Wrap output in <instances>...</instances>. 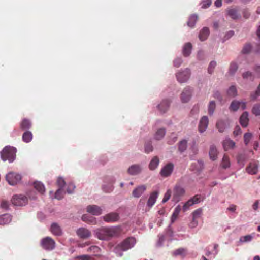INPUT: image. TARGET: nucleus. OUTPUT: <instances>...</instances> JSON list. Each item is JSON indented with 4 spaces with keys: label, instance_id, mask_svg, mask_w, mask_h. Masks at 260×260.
Listing matches in <instances>:
<instances>
[{
    "label": "nucleus",
    "instance_id": "1",
    "mask_svg": "<svg viewBox=\"0 0 260 260\" xmlns=\"http://www.w3.org/2000/svg\"><path fill=\"white\" fill-rule=\"evenodd\" d=\"M95 237L101 240H108L113 237L118 236L120 233L117 227H102L94 231Z\"/></svg>",
    "mask_w": 260,
    "mask_h": 260
},
{
    "label": "nucleus",
    "instance_id": "2",
    "mask_svg": "<svg viewBox=\"0 0 260 260\" xmlns=\"http://www.w3.org/2000/svg\"><path fill=\"white\" fill-rule=\"evenodd\" d=\"M16 149L12 146H6L1 152V158L4 160L13 162L15 158Z\"/></svg>",
    "mask_w": 260,
    "mask_h": 260
},
{
    "label": "nucleus",
    "instance_id": "3",
    "mask_svg": "<svg viewBox=\"0 0 260 260\" xmlns=\"http://www.w3.org/2000/svg\"><path fill=\"white\" fill-rule=\"evenodd\" d=\"M41 245L43 249L51 251L55 248V242L51 237H46L41 240Z\"/></svg>",
    "mask_w": 260,
    "mask_h": 260
},
{
    "label": "nucleus",
    "instance_id": "4",
    "mask_svg": "<svg viewBox=\"0 0 260 260\" xmlns=\"http://www.w3.org/2000/svg\"><path fill=\"white\" fill-rule=\"evenodd\" d=\"M135 243L136 241L134 238L128 237L118 244L117 247L123 251H126L132 248Z\"/></svg>",
    "mask_w": 260,
    "mask_h": 260
},
{
    "label": "nucleus",
    "instance_id": "5",
    "mask_svg": "<svg viewBox=\"0 0 260 260\" xmlns=\"http://www.w3.org/2000/svg\"><path fill=\"white\" fill-rule=\"evenodd\" d=\"M184 194V189L179 185H176L173 189L172 201L175 203L178 202Z\"/></svg>",
    "mask_w": 260,
    "mask_h": 260
},
{
    "label": "nucleus",
    "instance_id": "6",
    "mask_svg": "<svg viewBox=\"0 0 260 260\" xmlns=\"http://www.w3.org/2000/svg\"><path fill=\"white\" fill-rule=\"evenodd\" d=\"M6 178L9 184L11 185H16L21 179L20 174L14 172L8 173Z\"/></svg>",
    "mask_w": 260,
    "mask_h": 260
},
{
    "label": "nucleus",
    "instance_id": "7",
    "mask_svg": "<svg viewBox=\"0 0 260 260\" xmlns=\"http://www.w3.org/2000/svg\"><path fill=\"white\" fill-rule=\"evenodd\" d=\"M174 165L172 162L167 164L161 168L160 171V175L165 178L170 176L174 170Z\"/></svg>",
    "mask_w": 260,
    "mask_h": 260
},
{
    "label": "nucleus",
    "instance_id": "8",
    "mask_svg": "<svg viewBox=\"0 0 260 260\" xmlns=\"http://www.w3.org/2000/svg\"><path fill=\"white\" fill-rule=\"evenodd\" d=\"M190 75V71L188 69H186L182 72H179L176 75L177 79L180 83L186 82L189 78Z\"/></svg>",
    "mask_w": 260,
    "mask_h": 260
},
{
    "label": "nucleus",
    "instance_id": "9",
    "mask_svg": "<svg viewBox=\"0 0 260 260\" xmlns=\"http://www.w3.org/2000/svg\"><path fill=\"white\" fill-rule=\"evenodd\" d=\"M11 201L12 204L15 206H23L26 204L27 199L23 195H14Z\"/></svg>",
    "mask_w": 260,
    "mask_h": 260
},
{
    "label": "nucleus",
    "instance_id": "10",
    "mask_svg": "<svg viewBox=\"0 0 260 260\" xmlns=\"http://www.w3.org/2000/svg\"><path fill=\"white\" fill-rule=\"evenodd\" d=\"M77 235L81 239H87L91 237L92 234L90 230L85 228H80L76 230Z\"/></svg>",
    "mask_w": 260,
    "mask_h": 260
},
{
    "label": "nucleus",
    "instance_id": "11",
    "mask_svg": "<svg viewBox=\"0 0 260 260\" xmlns=\"http://www.w3.org/2000/svg\"><path fill=\"white\" fill-rule=\"evenodd\" d=\"M259 164L257 161L250 162L246 167V172L250 174H255L258 172Z\"/></svg>",
    "mask_w": 260,
    "mask_h": 260
},
{
    "label": "nucleus",
    "instance_id": "12",
    "mask_svg": "<svg viewBox=\"0 0 260 260\" xmlns=\"http://www.w3.org/2000/svg\"><path fill=\"white\" fill-rule=\"evenodd\" d=\"M240 107H241L242 110L245 109L246 108V103L245 102L234 100L231 103L229 109L231 111H236Z\"/></svg>",
    "mask_w": 260,
    "mask_h": 260
},
{
    "label": "nucleus",
    "instance_id": "13",
    "mask_svg": "<svg viewBox=\"0 0 260 260\" xmlns=\"http://www.w3.org/2000/svg\"><path fill=\"white\" fill-rule=\"evenodd\" d=\"M103 218L104 220L107 222H113L118 221L119 219V216L118 214L112 212L106 214Z\"/></svg>",
    "mask_w": 260,
    "mask_h": 260
},
{
    "label": "nucleus",
    "instance_id": "14",
    "mask_svg": "<svg viewBox=\"0 0 260 260\" xmlns=\"http://www.w3.org/2000/svg\"><path fill=\"white\" fill-rule=\"evenodd\" d=\"M191 89L187 87L184 88L181 94V100L183 103H187L191 98Z\"/></svg>",
    "mask_w": 260,
    "mask_h": 260
},
{
    "label": "nucleus",
    "instance_id": "15",
    "mask_svg": "<svg viewBox=\"0 0 260 260\" xmlns=\"http://www.w3.org/2000/svg\"><path fill=\"white\" fill-rule=\"evenodd\" d=\"M86 209L88 213L93 215H99L101 214L102 212V209L100 207L95 205L88 206Z\"/></svg>",
    "mask_w": 260,
    "mask_h": 260
},
{
    "label": "nucleus",
    "instance_id": "16",
    "mask_svg": "<svg viewBox=\"0 0 260 260\" xmlns=\"http://www.w3.org/2000/svg\"><path fill=\"white\" fill-rule=\"evenodd\" d=\"M208 118L207 116H203L200 120L199 125V131L203 133L206 131L208 125Z\"/></svg>",
    "mask_w": 260,
    "mask_h": 260
},
{
    "label": "nucleus",
    "instance_id": "17",
    "mask_svg": "<svg viewBox=\"0 0 260 260\" xmlns=\"http://www.w3.org/2000/svg\"><path fill=\"white\" fill-rule=\"evenodd\" d=\"M202 214V209L201 208L196 210L192 213V221L190 223V226L195 227L198 224V222L196 220L198 218L201 217Z\"/></svg>",
    "mask_w": 260,
    "mask_h": 260
},
{
    "label": "nucleus",
    "instance_id": "18",
    "mask_svg": "<svg viewBox=\"0 0 260 260\" xmlns=\"http://www.w3.org/2000/svg\"><path fill=\"white\" fill-rule=\"evenodd\" d=\"M146 189V186L145 185L139 186L133 191L132 195L134 197L138 198L144 193Z\"/></svg>",
    "mask_w": 260,
    "mask_h": 260
},
{
    "label": "nucleus",
    "instance_id": "19",
    "mask_svg": "<svg viewBox=\"0 0 260 260\" xmlns=\"http://www.w3.org/2000/svg\"><path fill=\"white\" fill-rule=\"evenodd\" d=\"M222 145L225 151L233 149L235 146V142L229 138L225 139L222 142Z\"/></svg>",
    "mask_w": 260,
    "mask_h": 260
},
{
    "label": "nucleus",
    "instance_id": "20",
    "mask_svg": "<svg viewBox=\"0 0 260 260\" xmlns=\"http://www.w3.org/2000/svg\"><path fill=\"white\" fill-rule=\"evenodd\" d=\"M240 123L242 127H246L249 122L248 113L247 112H244L240 117Z\"/></svg>",
    "mask_w": 260,
    "mask_h": 260
},
{
    "label": "nucleus",
    "instance_id": "21",
    "mask_svg": "<svg viewBox=\"0 0 260 260\" xmlns=\"http://www.w3.org/2000/svg\"><path fill=\"white\" fill-rule=\"evenodd\" d=\"M50 231L53 235L56 236H60L62 234L61 228L56 223H53L51 224Z\"/></svg>",
    "mask_w": 260,
    "mask_h": 260
},
{
    "label": "nucleus",
    "instance_id": "22",
    "mask_svg": "<svg viewBox=\"0 0 260 260\" xmlns=\"http://www.w3.org/2000/svg\"><path fill=\"white\" fill-rule=\"evenodd\" d=\"M158 192L156 191L152 192L148 199L147 205L149 207H151L155 203L157 198Z\"/></svg>",
    "mask_w": 260,
    "mask_h": 260
},
{
    "label": "nucleus",
    "instance_id": "23",
    "mask_svg": "<svg viewBox=\"0 0 260 260\" xmlns=\"http://www.w3.org/2000/svg\"><path fill=\"white\" fill-rule=\"evenodd\" d=\"M141 171V167L138 165H133L128 169V173L131 175H136Z\"/></svg>",
    "mask_w": 260,
    "mask_h": 260
},
{
    "label": "nucleus",
    "instance_id": "24",
    "mask_svg": "<svg viewBox=\"0 0 260 260\" xmlns=\"http://www.w3.org/2000/svg\"><path fill=\"white\" fill-rule=\"evenodd\" d=\"M209 153L211 159L212 160H215L217 159L218 152L216 147L214 145L210 146Z\"/></svg>",
    "mask_w": 260,
    "mask_h": 260
},
{
    "label": "nucleus",
    "instance_id": "25",
    "mask_svg": "<svg viewBox=\"0 0 260 260\" xmlns=\"http://www.w3.org/2000/svg\"><path fill=\"white\" fill-rule=\"evenodd\" d=\"M228 124H229L228 121L219 120L217 122L216 126L219 132L222 133L226 128Z\"/></svg>",
    "mask_w": 260,
    "mask_h": 260
},
{
    "label": "nucleus",
    "instance_id": "26",
    "mask_svg": "<svg viewBox=\"0 0 260 260\" xmlns=\"http://www.w3.org/2000/svg\"><path fill=\"white\" fill-rule=\"evenodd\" d=\"M169 106V101L168 100H163L159 105H158V108L161 112L165 113L168 110Z\"/></svg>",
    "mask_w": 260,
    "mask_h": 260
},
{
    "label": "nucleus",
    "instance_id": "27",
    "mask_svg": "<svg viewBox=\"0 0 260 260\" xmlns=\"http://www.w3.org/2000/svg\"><path fill=\"white\" fill-rule=\"evenodd\" d=\"M228 15L233 19H237L240 17V14L238 11L235 8H230L228 10Z\"/></svg>",
    "mask_w": 260,
    "mask_h": 260
},
{
    "label": "nucleus",
    "instance_id": "28",
    "mask_svg": "<svg viewBox=\"0 0 260 260\" xmlns=\"http://www.w3.org/2000/svg\"><path fill=\"white\" fill-rule=\"evenodd\" d=\"M192 49V45L190 43L188 42L184 44L183 48V54L184 56H188L191 53Z\"/></svg>",
    "mask_w": 260,
    "mask_h": 260
},
{
    "label": "nucleus",
    "instance_id": "29",
    "mask_svg": "<svg viewBox=\"0 0 260 260\" xmlns=\"http://www.w3.org/2000/svg\"><path fill=\"white\" fill-rule=\"evenodd\" d=\"M159 163V159L157 156H154L150 161L149 165V168L151 170H155Z\"/></svg>",
    "mask_w": 260,
    "mask_h": 260
},
{
    "label": "nucleus",
    "instance_id": "30",
    "mask_svg": "<svg viewBox=\"0 0 260 260\" xmlns=\"http://www.w3.org/2000/svg\"><path fill=\"white\" fill-rule=\"evenodd\" d=\"M209 35V29L208 27H204L199 34V39L203 41L205 40Z\"/></svg>",
    "mask_w": 260,
    "mask_h": 260
},
{
    "label": "nucleus",
    "instance_id": "31",
    "mask_svg": "<svg viewBox=\"0 0 260 260\" xmlns=\"http://www.w3.org/2000/svg\"><path fill=\"white\" fill-rule=\"evenodd\" d=\"M230 165L231 163L229 157L226 154H224L221 162V166L223 169H226L229 168Z\"/></svg>",
    "mask_w": 260,
    "mask_h": 260
},
{
    "label": "nucleus",
    "instance_id": "32",
    "mask_svg": "<svg viewBox=\"0 0 260 260\" xmlns=\"http://www.w3.org/2000/svg\"><path fill=\"white\" fill-rule=\"evenodd\" d=\"M166 134V129L165 128H159L155 133L154 135V139L157 140H161L164 138Z\"/></svg>",
    "mask_w": 260,
    "mask_h": 260
},
{
    "label": "nucleus",
    "instance_id": "33",
    "mask_svg": "<svg viewBox=\"0 0 260 260\" xmlns=\"http://www.w3.org/2000/svg\"><path fill=\"white\" fill-rule=\"evenodd\" d=\"M34 188L41 194H43L45 191L44 185L40 182H35L34 183Z\"/></svg>",
    "mask_w": 260,
    "mask_h": 260
},
{
    "label": "nucleus",
    "instance_id": "34",
    "mask_svg": "<svg viewBox=\"0 0 260 260\" xmlns=\"http://www.w3.org/2000/svg\"><path fill=\"white\" fill-rule=\"evenodd\" d=\"M187 147V141L186 140H182L178 143V151L182 153L184 152Z\"/></svg>",
    "mask_w": 260,
    "mask_h": 260
},
{
    "label": "nucleus",
    "instance_id": "35",
    "mask_svg": "<svg viewBox=\"0 0 260 260\" xmlns=\"http://www.w3.org/2000/svg\"><path fill=\"white\" fill-rule=\"evenodd\" d=\"M32 139V134L30 131H26L22 135V140L25 143L30 142Z\"/></svg>",
    "mask_w": 260,
    "mask_h": 260
},
{
    "label": "nucleus",
    "instance_id": "36",
    "mask_svg": "<svg viewBox=\"0 0 260 260\" xmlns=\"http://www.w3.org/2000/svg\"><path fill=\"white\" fill-rule=\"evenodd\" d=\"M31 124L30 121L27 119H23L20 123V128L23 129H29L31 127Z\"/></svg>",
    "mask_w": 260,
    "mask_h": 260
},
{
    "label": "nucleus",
    "instance_id": "37",
    "mask_svg": "<svg viewBox=\"0 0 260 260\" xmlns=\"http://www.w3.org/2000/svg\"><path fill=\"white\" fill-rule=\"evenodd\" d=\"M12 220L11 216L9 214H4L1 215V224H6L11 222Z\"/></svg>",
    "mask_w": 260,
    "mask_h": 260
},
{
    "label": "nucleus",
    "instance_id": "38",
    "mask_svg": "<svg viewBox=\"0 0 260 260\" xmlns=\"http://www.w3.org/2000/svg\"><path fill=\"white\" fill-rule=\"evenodd\" d=\"M181 211V207L178 205L174 209V212L171 216V222L173 223L177 218L179 214Z\"/></svg>",
    "mask_w": 260,
    "mask_h": 260
},
{
    "label": "nucleus",
    "instance_id": "39",
    "mask_svg": "<svg viewBox=\"0 0 260 260\" xmlns=\"http://www.w3.org/2000/svg\"><path fill=\"white\" fill-rule=\"evenodd\" d=\"M198 17L196 15H192L189 18L187 22V25L189 27L192 28L195 25V24L198 20Z\"/></svg>",
    "mask_w": 260,
    "mask_h": 260
},
{
    "label": "nucleus",
    "instance_id": "40",
    "mask_svg": "<svg viewBox=\"0 0 260 260\" xmlns=\"http://www.w3.org/2000/svg\"><path fill=\"white\" fill-rule=\"evenodd\" d=\"M227 94L231 97H235L237 95V90L236 86L232 85L227 90Z\"/></svg>",
    "mask_w": 260,
    "mask_h": 260
},
{
    "label": "nucleus",
    "instance_id": "41",
    "mask_svg": "<svg viewBox=\"0 0 260 260\" xmlns=\"http://www.w3.org/2000/svg\"><path fill=\"white\" fill-rule=\"evenodd\" d=\"M238 68V66L237 63L235 62H231L229 70V74L231 75H234L236 72L237 71Z\"/></svg>",
    "mask_w": 260,
    "mask_h": 260
},
{
    "label": "nucleus",
    "instance_id": "42",
    "mask_svg": "<svg viewBox=\"0 0 260 260\" xmlns=\"http://www.w3.org/2000/svg\"><path fill=\"white\" fill-rule=\"evenodd\" d=\"M82 219L83 221L90 223L94 224L96 223L95 218L93 217H89L87 215H83L82 217Z\"/></svg>",
    "mask_w": 260,
    "mask_h": 260
},
{
    "label": "nucleus",
    "instance_id": "43",
    "mask_svg": "<svg viewBox=\"0 0 260 260\" xmlns=\"http://www.w3.org/2000/svg\"><path fill=\"white\" fill-rule=\"evenodd\" d=\"M237 162L239 164L242 165V167L244 165V162L246 160V157L244 154H238L237 156Z\"/></svg>",
    "mask_w": 260,
    "mask_h": 260
},
{
    "label": "nucleus",
    "instance_id": "44",
    "mask_svg": "<svg viewBox=\"0 0 260 260\" xmlns=\"http://www.w3.org/2000/svg\"><path fill=\"white\" fill-rule=\"evenodd\" d=\"M215 107L216 104L215 102L213 101L210 102L208 106V113L209 115H212L213 114Z\"/></svg>",
    "mask_w": 260,
    "mask_h": 260
},
{
    "label": "nucleus",
    "instance_id": "45",
    "mask_svg": "<svg viewBox=\"0 0 260 260\" xmlns=\"http://www.w3.org/2000/svg\"><path fill=\"white\" fill-rule=\"evenodd\" d=\"M253 239V236L251 235H247L244 236H241L240 238V241L241 242L244 243V242H250Z\"/></svg>",
    "mask_w": 260,
    "mask_h": 260
},
{
    "label": "nucleus",
    "instance_id": "46",
    "mask_svg": "<svg viewBox=\"0 0 260 260\" xmlns=\"http://www.w3.org/2000/svg\"><path fill=\"white\" fill-rule=\"evenodd\" d=\"M252 112L255 116L260 115V104L254 105L252 108Z\"/></svg>",
    "mask_w": 260,
    "mask_h": 260
},
{
    "label": "nucleus",
    "instance_id": "47",
    "mask_svg": "<svg viewBox=\"0 0 260 260\" xmlns=\"http://www.w3.org/2000/svg\"><path fill=\"white\" fill-rule=\"evenodd\" d=\"M153 150V146L150 142H148L145 144V152L146 153H149L152 152Z\"/></svg>",
    "mask_w": 260,
    "mask_h": 260
},
{
    "label": "nucleus",
    "instance_id": "48",
    "mask_svg": "<svg viewBox=\"0 0 260 260\" xmlns=\"http://www.w3.org/2000/svg\"><path fill=\"white\" fill-rule=\"evenodd\" d=\"M252 135L251 133H246L244 135V141L245 145H247L252 138Z\"/></svg>",
    "mask_w": 260,
    "mask_h": 260
},
{
    "label": "nucleus",
    "instance_id": "49",
    "mask_svg": "<svg viewBox=\"0 0 260 260\" xmlns=\"http://www.w3.org/2000/svg\"><path fill=\"white\" fill-rule=\"evenodd\" d=\"M100 251V248L97 246H91L88 248L87 251L93 253H98Z\"/></svg>",
    "mask_w": 260,
    "mask_h": 260
},
{
    "label": "nucleus",
    "instance_id": "50",
    "mask_svg": "<svg viewBox=\"0 0 260 260\" xmlns=\"http://www.w3.org/2000/svg\"><path fill=\"white\" fill-rule=\"evenodd\" d=\"M193 205V202L192 200H189L187 202H186L184 205L183 206L182 210L184 212L186 211L189 207Z\"/></svg>",
    "mask_w": 260,
    "mask_h": 260
},
{
    "label": "nucleus",
    "instance_id": "51",
    "mask_svg": "<svg viewBox=\"0 0 260 260\" xmlns=\"http://www.w3.org/2000/svg\"><path fill=\"white\" fill-rule=\"evenodd\" d=\"M63 192L62 189H58L55 193V198L57 199L60 200L63 197Z\"/></svg>",
    "mask_w": 260,
    "mask_h": 260
},
{
    "label": "nucleus",
    "instance_id": "52",
    "mask_svg": "<svg viewBox=\"0 0 260 260\" xmlns=\"http://www.w3.org/2000/svg\"><path fill=\"white\" fill-rule=\"evenodd\" d=\"M171 190L170 189H168L167 192L165 193L164 198L162 199V202L165 203L167 201H168L169 199L170 198V197L171 196Z\"/></svg>",
    "mask_w": 260,
    "mask_h": 260
},
{
    "label": "nucleus",
    "instance_id": "53",
    "mask_svg": "<svg viewBox=\"0 0 260 260\" xmlns=\"http://www.w3.org/2000/svg\"><path fill=\"white\" fill-rule=\"evenodd\" d=\"M216 65V63L214 61H212L210 63L209 66L208 71L209 74H212L213 72L214 69Z\"/></svg>",
    "mask_w": 260,
    "mask_h": 260
},
{
    "label": "nucleus",
    "instance_id": "54",
    "mask_svg": "<svg viewBox=\"0 0 260 260\" xmlns=\"http://www.w3.org/2000/svg\"><path fill=\"white\" fill-rule=\"evenodd\" d=\"M251 49V46L250 44H246L243 49H242V52L244 54L248 53L250 52Z\"/></svg>",
    "mask_w": 260,
    "mask_h": 260
},
{
    "label": "nucleus",
    "instance_id": "55",
    "mask_svg": "<svg viewBox=\"0 0 260 260\" xmlns=\"http://www.w3.org/2000/svg\"><path fill=\"white\" fill-rule=\"evenodd\" d=\"M186 252V249L184 248H179L177 250H176L174 252V255H182L184 254Z\"/></svg>",
    "mask_w": 260,
    "mask_h": 260
},
{
    "label": "nucleus",
    "instance_id": "56",
    "mask_svg": "<svg viewBox=\"0 0 260 260\" xmlns=\"http://www.w3.org/2000/svg\"><path fill=\"white\" fill-rule=\"evenodd\" d=\"M57 183L60 188L62 189L65 185V181L62 178H58L57 181Z\"/></svg>",
    "mask_w": 260,
    "mask_h": 260
},
{
    "label": "nucleus",
    "instance_id": "57",
    "mask_svg": "<svg viewBox=\"0 0 260 260\" xmlns=\"http://www.w3.org/2000/svg\"><path fill=\"white\" fill-rule=\"evenodd\" d=\"M182 62V60L181 58H177L174 60V66L176 67H179L180 66Z\"/></svg>",
    "mask_w": 260,
    "mask_h": 260
},
{
    "label": "nucleus",
    "instance_id": "58",
    "mask_svg": "<svg viewBox=\"0 0 260 260\" xmlns=\"http://www.w3.org/2000/svg\"><path fill=\"white\" fill-rule=\"evenodd\" d=\"M9 206V203L7 201L3 200L1 201V208L7 210L8 209Z\"/></svg>",
    "mask_w": 260,
    "mask_h": 260
},
{
    "label": "nucleus",
    "instance_id": "59",
    "mask_svg": "<svg viewBox=\"0 0 260 260\" xmlns=\"http://www.w3.org/2000/svg\"><path fill=\"white\" fill-rule=\"evenodd\" d=\"M75 189V186L73 184H69L68 185L67 191L68 193L71 194L73 193Z\"/></svg>",
    "mask_w": 260,
    "mask_h": 260
},
{
    "label": "nucleus",
    "instance_id": "60",
    "mask_svg": "<svg viewBox=\"0 0 260 260\" xmlns=\"http://www.w3.org/2000/svg\"><path fill=\"white\" fill-rule=\"evenodd\" d=\"M193 202V204L199 203L201 201V196L199 195H196L192 198L190 199Z\"/></svg>",
    "mask_w": 260,
    "mask_h": 260
},
{
    "label": "nucleus",
    "instance_id": "61",
    "mask_svg": "<svg viewBox=\"0 0 260 260\" xmlns=\"http://www.w3.org/2000/svg\"><path fill=\"white\" fill-rule=\"evenodd\" d=\"M252 73L249 71L244 72L242 74V77L244 79H248L249 78H252Z\"/></svg>",
    "mask_w": 260,
    "mask_h": 260
},
{
    "label": "nucleus",
    "instance_id": "62",
    "mask_svg": "<svg viewBox=\"0 0 260 260\" xmlns=\"http://www.w3.org/2000/svg\"><path fill=\"white\" fill-rule=\"evenodd\" d=\"M234 35V31L233 30H230L224 36V41L229 39L231 37H232Z\"/></svg>",
    "mask_w": 260,
    "mask_h": 260
},
{
    "label": "nucleus",
    "instance_id": "63",
    "mask_svg": "<svg viewBox=\"0 0 260 260\" xmlns=\"http://www.w3.org/2000/svg\"><path fill=\"white\" fill-rule=\"evenodd\" d=\"M212 3L211 0H206L203 4L202 8H207L209 7Z\"/></svg>",
    "mask_w": 260,
    "mask_h": 260
},
{
    "label": "nucleus",
    "instance_id": "64",
    "mask_svg": "<svg viewBox=\"0 0 260 260\" xmlns=\"http://www.w3.org/2000/svg\"><path fill=\"white\" fill-rule=\"evenodd\" d=\"M236 208L237 206L236 205L232 204L227 208V210L231 212H234L236 211Z\"/></svg>",
    "mask_w": 260,
    "mask_h": 260
}]
</instances>
